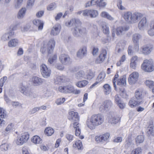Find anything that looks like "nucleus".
<instances>
[{"label":"nucleus","instance_id":"c03bdc74","mask_svg":"<svg viewBox=\"0 0 154 154\" xmlns=\"http://www.w3.org/2000/svg\"><path fill=\"white\" fill-rule=\"evenodd\" d=\"M20 23H16L11 25L10 27L11 32H13L14 30L17 29L18 27L19 26Z\"/></svg>","mask_w":154,"mask_h":154},{"label":"nucleus","instance_id":"864d4df0","mask_svg":"<svg viewBox=\"0 0 154 154\" xmlns=\"http://www.w3.org/2000/svg\"><path fill=\"white\" fill-rule=\"evenodd\" d=\"M145 83L146 85L149 88H152L154 85V82L151 81L146 80V81Z\"/></svg>","mask_w":154,"mask_h":154},{"label":"nucleus","instance_id":"0eeeda50","mask_svg":"<svg viewBox=\"0 0 154 154\" xmlns=\"http://www.w3.org/2000/svg\"><path fill=\"white\" fill-rule=\"evenodd\" d=\"M59 59L61 63L65 65H69L72 62L69 56L68 55L64 54H62L60 56Z\"/></svg>","mask_w":154,"mask_h":154},{"label":"nucleus","instance_id":"c756f323","mask_svg":"<svg viewBox=\"0 0 154 154\" xmlns=\"http://www.w3.org/2000/svg\"><path fill=\"white\" fill-rule=\"evenodd\" d=\"M148 34L150 36L154 35V20L152 21L150 24V29L148 31Z\"/></svg>","mask_w":154,"mask_h":154},{"label":"nucleus","instance_id":"6e6d98bb","mask_svg":"<svg viewBox=\"0 0 154 154\" xmlns=\"http://www.w3.org/2000/svg\"><path fill=\"white\" fill-rule=\"evenodd\" d=\"M122 2L121 0H118L117 1V6L118 8L121 10H123L125 9V8L122 5Z\"/></svg>","mask_w":154,"mask_h":154},{"label":"nucleus","instance_id":"79ce46f5","mask_svg":"<svg viewBox=\"0 0 154 154\" xmlns=\"http://www.w3.org/2000/svg\"><path fill=\"white\" fill-rule=\"evenodd\" d=\"M98 15V11L95 10H90V17L91 18H95Z\"/></svg>","mask_w":154,"mask_h":154},{"label":"nucleus","instance_id":"a18cd8bd","mask_svg":"<svg viewBox=\"0 0 154 154\" xmlns=\"http://www.w3.org/2000/svg\"><path fill=\"white\" fill-rule=\"evenodd\" d=\"M65 100V98L64 97L58 98L56 100L55 103L57 105H60L63 103Z\"/></svg>","mask_w":154,"mask_h":154},{"label":"nucleus","instance_id":"aec40b11","mask_svg":"<svg viewBox=\"0 0 154 154\" xmlns=\"http://www.w3.org/2000/svg\"><path fill=\"white\" fill-rule=\"evenodd\" d=\"M80 21L78 19H76L73 18L71 20L65 23V25L68 26H71L75 24H79L80 23Z\"/></svg>","mask_w":154,"mask_h":154},{"label":"nucleus","instance_id":"412c9836","mask_svg":"<svg viewBox=\"0 0 154 154\" xmlns=\"http://www.w3.org/2000/svg\"><path fill=\"white\" fill-rule=\"evenodd\" d=\"M129 28V27L127 26L119 27L116 29V34L117 35H122L124 32L128 30Z\"/></svg>","mask_w":154,"mask_h":154},{"label":"nucleus","instance_id":"0e129e2a","mask_svg":"<svg viewBox=\"0 0 154 154\" xmlns=\"http://www.w3.org/2000/svg\"><path fill=\"white\" fill-rule=\"evenodd\" d=\"M82 15L84 16H90V10L86 9L83 10Z\"/></svg>","mask_w":154,"mask_h":154},{"label":"nucleus","instance_id":"603ef678","mask_svg":"<svg viewBox=\"0 0 154 154\" xmlns=\"http://www.w3.org/2000/svg\"><path fill=\"white\" fill-rule=\"evenodd\" d=\"M35 0H28L27 3V8H32L33 5Z\"/></svg>","mask_w":154,"mask_h":154},{"label":"nucleus","instance_id":"4d7b16f0","mask_svg":"<svg viewBox=\"0 0 154 154\" xmlns=\"http://www.w3.org/2000/svg\"><path fill=\"white\" fill-rule=\"evenodd\" d=\"M105 0H98V6L99 7H104L106 5V2H104Z\"/></svg>","mask_w":154,"mask_h":154},{"label":"nucleus","instance_id":"ddd939ff","mask_svg":"<svg viewBox=\"0 0 154 154\" xmlns=\"http://www.w3.org/2000/svg\"><path fill=\"white\" fill-rule=\"evenodd\" d=\"M142 16L141 14L140 13L135 12L133 14H132L131 23L137 22L140 19Z\"/></svg>","mask_w":154,"mask_h":154},{"label":"nucleus","instance_id":"052dcab7","mask_svg":"<svg viewBox=\"0 0 154 154\" xmlns=\"http://www.w3.org/2000/svg\"><path fill=\"white\" fill-rule=\"evenodd\" d=\"M23 94L27 96L31 97L32 95V93L28 88Z\"/></svg>","mask_w":154,"mask_h":154},{"label":"nucleus","instance_id":"338daca9","mask_svg":"<svg viewBox=\"0 0 154 154\" xmlns=\"http://www.w3.org/2000/svg\"><path fill=\"white\" fill-rule=\"evenodd\" d=\"M120 95L123 98H126L127 97V94L126 91L124 89H120Z\"/></svg>","mask_w":154,"mask_h":154},{"label":"nucleus","instance_id":"bf43d9fd","mask_svg":"<svg viewBox=\"0 0 154 154\" xmlns=\"http://www.w3.org/2000/svg\"><path fill=\"white\" fill-rule=\"evenodd\" d=\"M94 76V72L91 70H90L87 75V79L90 80L92 79Z\"/></svg>","mask_w":154,"mask_h":154},{"label":"nucleus","instance_id":"f257e3e1","mask_svg":"<svg viewBox=\"0 0 154 154\" xmlns=\"http://www.w3.org/2000/svg\"><path fill=\"white\" fill-rule=\"evenodd\" d=\"M103 116L100 113L94 114L90 118V121L88 120L86 124L88 127L91 130L95 128L96 127L101 125L104 122Z\"/></svg>","mask_w":154,"mask_h":154},{"label":"nucleus","instance_id":"4be33fe9","mask_svg":"<svg viewBox=\"0 0 154 154\" xmlns=\"http://www.w3.org/2000/svg\"><path fill=\"white\" fill-rule=\"evenodd\" d=\"M32 22L34 25L38 26V30H42V29L44 24V23L42 21L38 19H37L34 20Z\"/></svg>","mask_w":154,"mask_h":154},{"label":"nucleus","instance_id":"2eb2a0df","mask_svg":"<svg viewBox=\"0 0 154 154\" xmlns=\"http://www.w3.org/2000/svg\"><path fill=\"white\" fill-rule=\"evenodd\" d=\"M43 79L36 76H33L32 79L33 84L35 86L41 84L43 82Z\"/></svg>","mask_w":154,"mask_h":154},{"label":"nucleus","instance_id":"f8f14e48","mask_svg":"<svg viewBox=\"0 0 154 154\" xmlns=\"http://www.w3.org/2000/svg\"><path fill=\"white\" fill-rule=\"evenodd\" d=\"M109 133H106L99 136L95 137V140L97 142H103L109 138Z\"/></svg>","mask_w":154,"mask_h":154},{"label":"nucleus","instance_id":"7ed1b4c3","mask_svg":"<svg viewBox=\"0 0 154 154\" xmlns=\"http://www.w3.org/2000/svg\"><path fill=\"white\" fill-rule=\"evenodd\" d=\"M87 33L86 29L80 26H76L73 32V35L77 37L83 36Z\"/></svg>","mask_w":154,"mask_h":154},{"label":"nucleus","instance_id":"6ab92c4d","mask_svg":"<svg viewBox=\"0 0 154 154\" xmlns=\"http://www.w3.org/2000/svg\"><path fill=\"white\" fill-rule=\"evenodd\" d=\"M132 13L129 11L125 12L123 15V17L128 23H131Z\"/></svg>","mask_w":154,"mask_h":154},{"label":"nucleus","instance_id":"e2e57ef3","mask_svg":"<svg viewBox=\"0 0 154 154\" xmlns=\"http://www.w3.org/2000/svg\"><path fill=\"white\" fill-rule=\"evenodd\" d=\"M102 28L104 33L106 34H109V28L107 25H106L105 26H103Z\"/></svg>","mask_w":154,"mask_h":154},{"label":"nucleus","instance_id":"37998d69","mask_svg":"<svg viewBox=\"0 0 154 154\" xmlns=\"http://www.w3.org/2000/svg\"><path fill=\"white\" fill-rule=\"evenodd\" d=\"M65 93H71L74 90V88L71 86H66L65 87Z\"/></svg>","mask_w":154,"mask_h":154},{"label":"nucleus","instance_id":"dca6fc26","mask_svg":"<svg viewBox=\"0 0 154 154\" xmlns=\"http://www.w3.org/2000/svg\"><path fill=\"white\" fill-rule=\"evenodd\" d=\"M60 26L59 24L55 25L52 28L51 34L53 35H56L58 34L60 31Z\"/></svg>","mask_w":154,"mask_h":154},{"label":"nucleus","instance_id":"bb28decb","mask_svg":"<svg viewBox=\"0 0 154 154\" xmlns=\"http://www.w3.org/2000/svg\"><path fill=\"white\" fill-rule=\"evenodd\" d=\"M117 85L120 86H125L126 85V78L125 77L123 76L117 80Z\"/></svg>","mask_w":154,"mask_h":154},{"label":"nucleus","instance_id":"9b49d317","mask_svg":"<svg viewBox=\"0 0 154 154\" xmlns=\"http://www.w3.org/2000/svg\"><path fill=\"white\" fill-rule=\"evenodd\" d=\"M106 50L105 49L103 50L99 57L95 60V63H99L103 62L106 58Z\"/></svg>","mask_w":154,"mask_h":154},{"label":"nucleus","instance_id":"1a4fd4ad","mask_svg":"<svg viewBox=\"0 0 154 154\" xmlns=\"http://www.w3.org/2000/svg\"><path fill=\"white\" fill-rule=\"evenodd\" d=\"M68 119L70 120L73 122H79V118L78 115V113L74 111H71L69 113Z\"/></svg>","mask_w":154,"mask_h":154},{"label":"nucleus","instance_id":"3c124183","mask_svg":"<svg viewBox=\"0 0 154 154\" xmlns=\"http://www.w3.org/2000/svg\"><path fill=\"white\" fill-rule=\"evenodd\" d=\"M23 0H15V7L17 9L19 8L23 2Z\"/></svg>","mask_w":154,"mask_h":154},{"label":"nucleus","instance_id":"680f3d73","mask_svg":"<svg viewBox=\"0 0 154 154\" xmlns=\"http://www.w3.org/2000/svg\"><path fill=\"white\" fill-rule=\"evenodd\" d=\"M119 77V75L117 73H116L114 77V78L113 80V84L114 85V87L115 88V89L116 90V80H117V78Z\"/></svg>","mask_w":154,"mask_h":154},{"label":"nucleus","instance_id":"4c0bfd02","mask_svg":"<svg viewBox=\"0 0 154 154\" xmlns=\"http://www.w3.org/2000/svg\"><path fill=\"white\" fill-rule=\"evenodd\" d=\"M88 83L87 81L83 80L77 82L76 84V85L78 87L82 88L85 86Z\"/></svg>","mask_w":154,"mask_h":154},{"label":"nucleus","instance_id":"ea45409f","mask_svg":"<svg viewBox=\"0 0 154 154\" xmlns=\"http://www.w3.org/2000/svg\"><path fill=\"white\" fill-rule=\"evenodd\" d=\"M56 4L55 2H52L48 5L47 7L48 11H52L56 7Z\"/></svg>","mask_w":154,"mask_h":154},{"label":"nucleus","instance_id":"c9c22d12","mask_svg":"<svg viewBox=\"0 0 154 154\" xmlns=\"http://www.w3.org/2000/svg\"><path fill=\"white\" fill-rule=\"evenodd\" d=\"M44 132L47 136H51L54 133V130L51 127H48L45 128Z\"/></svg>","mask_w":154,"mask_h":154},{"label":"nucleus","instance_id":"f03ea898","mask_svg":"<svg viewBox=\"0 0 154 154\" xmlns=\"http://www.w3.org/2000/svg\"><path fill=\"white\" fill-rule=\"evenodd\" d=\"M55 43V42L54 39H50L47 45H44L43 47L41 48V51L43 54H45L46 51L48 52V54H51L53 52Z\"/></svg>","mask_w":154,"mask_h":154},{"label":"nucleus","instance_id":"a211bd4d","mask_svg":"<svg viewBox=\"0 0 154 154\" xmlns=\"http://www.w3.org/2000/svg\"><path fill=\"white\" fill-rule=\"evenodd\" d=\"M141 103V101H138L133 97L130 100L128 104L130 107H133L139 105Z\"/></svg>","mask_w":154,"mask_h":154},{"label":"nucleus","instance_id":"6e6552de","mask_svg":"<svg viewBox=\"0 0 154 154\" xmlns=\"http://www.w3.org/2000/svg\"><path fill=\"white\" fill-rule=\"evenodd\" d=\"M139 77L138 73L136 72H134L132 73L128 78V81L129 84L132 85L135 83L137 81Z\"/></svg>","mask_w":154,"mask_h":154},{"label":"nucleus","instance_id":"39448f33","mask_svg":"<svg viewBox=\"0 0 154 154\" xmlns=\"http://www.w3.org/2000/svg\"><path fill=\"white\" fill-rule=\"evenodd\" d=\"M112 106V101L109 100L104 101L99 108L100 111L102 112L109 110Z\"/></svg>","mask_w":154,"mask_h":154},{"label":"nucleus","instance_id":"423d86ee","mask_svg":"<svg viewBox=\"0 0 154 154\" xmlns=\"http://www.w3.org/2000/svg\"><path fill=\"white\" fill-rule=\"evenodd\" d=\"M40 70L42 75L44 78H47L50 76L51 71L45 64H42L40 66Z\"/></svg>","mask_w":154,"mask_h":154},{"label":"nucleus","instance_id":"2f4dec72","mask_svg":"<svg viewBox=\"0 0 154 154\" xmlns=\"http://www.w3.org/2000/svg\"><path fill=\"white\" fill-rule=\"evenodd\" d=\"M65 77L63 76H58L55 79L54 82L55 84H60L64 82Z\"/></svg>","mask_w":154,"mask_h":154},{"label":"nucleus","instance_id":"393cba45","mask_svg":"<svg viewBox=\"0 0 154 154\" xmlns=\"http://www.w3.org/2000/svg\"><path fill=\"white\" fill-rule=\"evenodd\" d=\"M137 61V56H134L133 57L131 60L130 67L134 69H135L136 67Z\"/></svg>","mask_w":154,"mask_h":154},{"label":"nucleus","instance_id":"8fccbe9b","mask_svg":"<svg viewBox=\"0 0 154 154\" xmlns=\"http://www.w3.org/2000/svg\"><path fill=\"white\" fill-rule=\"evenodd\" d=\"M105 77V74L104 73L101 72L99 75L97 79L98 82L103 80Z\"/></svg>","mask_w":154,"mask_h":154},{"label":"nucleus","instance_id":"a19ab883","mask_svg":"<svg viewBox=\"0 0 154 154\" xmlns=\"http://www.w3.org/2000/svg\"><path fill=\"white\" fill-rule=\"evenodd\" d=\"M119 120V118L114 117L110 119L109 122L112 124L115 125L118 123Z\"/></svg>","mask_w":154,"mask_h":154},{"label":"nucleus","instance_id":"09e8293b","mask_svg":"<svg viewBox=\"0 0 154 154\" xmlns=\"http://www.w3.org/2000/svg\"><path fill=\"white\" fill-rule=\"evenodd\" d=\"M15 142L16 144L18 145H22L24 143L20 136L17 137Z\"/></svg>","mask_w":154,"mask_h":154},{"label":"nucleus","instance_id":"49530a36","mask_svg":"<svg viewBox=\"0 0 154 154\" xmlns=\"http://www.w3.org/2000/svg\"><path fill=\"white\" fill-rule=\"evenodd\" d=\"M84 72L82 71H80L77 72L75 74L76 77L78 79H81L84 77Z\"/></svg>","mask_w":154,"mask_h":154},{"label":"nucleus","instance_id":"13d9d810","mask_svg":"<svg viewBox=\"0 0 154 154\" xmlns=\"http://www.w3.org/2000/svg\"><path fill=\"white\" fill-rule=\"evenodd\" d=\"M57 58V55L54 54L52 57L49 58L48 59V62L50 64H51L56 61Z\"/></svg>","mask_w":154,"mask_h":154},{"label":"nucleus","instance_id":"72a5a7b5","mask_svg":"<svg viewBox=\"0 0 154 154\" xmlns=\"http://www.w3.org/2000/svg\"><path fill=\"white\" fill-rule=\"evenodd\" d=\"M27 88L28 86L25 85V82L20 84L19 85V91L23 94L24 93L25 91H26Z\"/></svg>","mask_w":154,"mask_h":154},{"label":"nucleus","instance_id":"f3484780","mask_svg":"<svg viewBox=\"0 0 154 154\" xmlns=\"http://www.w3.org/2000/svg\"><path fill=\"white\" fill-rule=\"evenodd\" d=\"M146 25V19L145 17H143L138 24V28L141 30H143Z\"/></svg>","mask_w":154,"mask_h":154},{"label":"nucleus","instance_id":"9d476101","mask_svg":"<svg viewBox=\"0 0 154 154\" xmlns=\"http://www.w3.org/2000/svg\"><path fill=\"white\" fill-rule=\"evenodd\" d=\"M153 46L152 45L148 44L143 46L142 47V52L145 55L149 54L152 51Z\"/></svg>","mask_w":154,"mask_h":154},{"label":"nucleus","instance_id":"473e14b6","mask_svg":"<svg viewBox=\"0 0 154 154\" xmlns=\"http://www.w3.org/2000/svg\"><path fill=\"white\" fill-rule=\"evenodd\" d=\"M26 9L25 8H22L18 12L17 14V17L19 19H22L24 16Z\"/></svg>","mask_w":154,"mask_h":154},{"label":"nucleus","instance_id":"a878e982","mask_svg":"<svg viewBox=\"0 0 154 154\" xmlns=\"http://www.w3.org/2000/svg\"><path fill=\"white\" fill-rule=\"evenodd\" d=\"M31 141L35 144H39L42 143V140L41 138L37 135L33 136L31 138Z\"/></svg>","mask_w":154,"mask_h":154},{"label":"nucleus","instance_id":"4468645a","mask_svg":"<svg viewBox=\"0 0 154 154\" xmlns=\"http://www.w3.org/2000/svg\"><path fill=\"white\" fill-rule=\"evenodd\" d=\"M87 52V47L85 46H84L80 48L77 52V56L78 57L82 58L86 54Z\"/></svg>","mask_w":154,"mask_h":154},{"label":"nucleus","instance_id":"69168bd1","mask_svg":"<svg viewBox=\"0 0 154 154\" xmlns=\"http://www.w3.org/2000/svg\"><path fill=\"white\" fill-rule=\"evenodd\" d=\"M98 48L96 47H94L92 49V54L93 56L96 55L98 53Z\"/></svg>","mask_w":154,"mask_h":154},{"label":"nucleus","instance_id":"774afa93","mask_svg":"<svg viewBox=\"0 0 154 154\" xmlns=\"http://www.w3.org/2000/svg\"><path fill=\"white\" fill-rule=\"evenodd\" d=\"M119 108L121 109H123L125 106V104L122 101L117 104Z\"/></svg>","mask_w":154,"mask_h":154},{"label":"nucleus","instance_id":"e433bc0d","mask_svg":"<svg viewBox=\"0 0 154 154\" xmlns=\"http://www.w3.org/2000/svg\"><path fill=\"white\" fill-rule=\"evenodd\" d=\"M141 35L138 33L134 34L132 36V40L134 43L138 42L139 39L141 38Z\"/></svg>","mask_w":154,"mask_h":154},{"label":"nucleus","instance_id":"5fc2aeb1","mask_svg":"<svg viewBox=\"0 0 154 154\" xmlns=\"http://www.w3.org/2000/svg\"><path fill=\"white\" fill-rule=\"evenodd\" d=\"M122 2L121 0H118L117 1V6L118 8L121 10H123L125 9V8L122 5Z\"/></svg>","mask_w":154,"mask_h":154},{"label":"nucleus","instance_id":"de8ad7c7","mask_svg":"<svg viewBox=\"0 0 154 154\" xmlns=\"http://www.w3.org/2000/svg\"><path fill=\"white\" fill-rule=\"evenodd\" d=\"M82 144L81 142L79 140L78 142H75V144L73 145V147H77L78 149H82Z\"/></svg>","mask_w":154,"mask_h":154},{"label":"nucleus","instance_id":"58836bf2","mask_svg":"<svg viewBox=\"0 0 154 154\" xmlns=\"http://www.w3.org/2000/svg\"><path fill=\"white\" fill-rule=\"evenodd\" d=\"M144 140V138L143 135L138 136L136 138L135 140L137 144H140L142 143Z\"/></svg>","mask_w":154,"mask_h":154},{"label":"nucleus","instance_id":"7c9ffc66","mask_svg":"<svg viewBox=\"0 0 154 154\" xmlns=\"http://www.w3.org/2000/svg\"><path fill=\"white\" fill-rule=\"evenodd\" d=\"M20 136L24 143H26L29 138V134L27 132L23 133Z\"/></svg>","mask_w":154,"mask_h":154},{"label":"nucleus","instance_id":"f704fd0d","mask_svg":"<svg viewBox=\"0 0 154 154\" xmlns=\"http://www.w3.org/2000/svg\"><path fill=\"white\" fill-rule=\"evenodd\" d=\"M18 43L17 39H13L11 40L8 43V45L9 47H14L17 45Z\"/></svg>","mask_w":154,"mask_h":154},{"label":"nucleus","instance_id":"5701e85b","mask_svg":"<svg viewBox=\"0 0 154 154\" xmlns=\"http://www.w3.org/2000/svg\"><path fill=\"white\" fill-rule=\"evenodd\" d=\"M14 32H9L6 33L4 34L2 37V40L3 41L8 40L14 35Z\"/></svg>","mask_w":154,"mask_h":154},{"label":"nucleus","instance_id":"b1692460","mask_svg":"<svg viewBox=\"0 0 154 154\" xmlns=\"http://www.w3.org/2000/svg\"><path fill=\"white\" fill-rule=\"evenodd\" d=\"M103 91L105 95H108L111 92V88L109 85L106 84L103 87Z\"/></svg>","mask_w":154,"mask_h":154},{"label":"nucleus","instance_id":"cd10ccee","mask_svg":"<svg viewBox=\"0 0 154 154\" xmlns=\"http://www.w3.org/2000/svg\"><path fill=\"white\" fill-rule=\"evenodd\" d=\"M146 132L148 135L154 136V129L153 125H149L147 128Z\"/></svg>","mask_w":154,"mask_h":154},{"label":"nucleus","instance_id":"20e7f679","mask_svg":"<svg viewBox=\"0 0 154 154\" xmlns=\"http://www.w3.org/2000/svg\"><path fill=\"white\" fill-rule=\"evenodd\" d=\"M141 67L144 71L147 72H152L154 69V67L152 62L147 60H144L142 65Z\"/></svg>","mask_w":154,"mask_h":154},{"label":"nucleus","instance_id":"c85d7f7f","mask_svg":"<svg viewBox=\"0 0 154 154\" xmlns=\"http://www.w3.org/2000/svg\"><path fill=\"white\" fill-rule=\"evenodd\" d=\"M134 98L137 100L141 102V100L142 98V92L138 90L136 91L135 94V97Z\"/></svg>","mask_w":154,"mask_h":154}]
</instances>
